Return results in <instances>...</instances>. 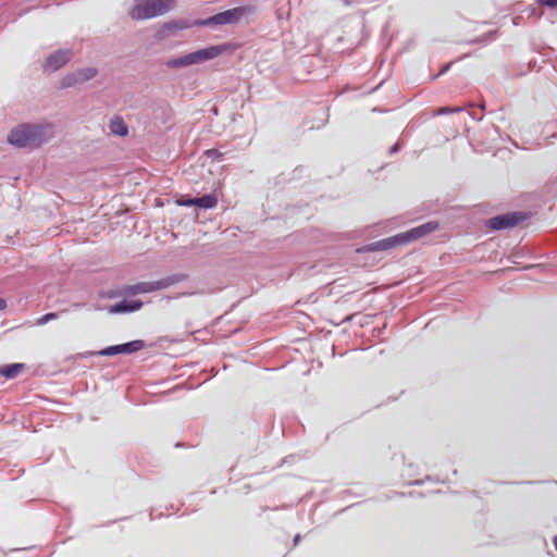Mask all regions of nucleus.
<instances>
[{
  "label": "nucleus",
  "instance_id": "f257e3e1",
  "mask_svg": "<svg viewBox=\"0 0 557 557\" xmlns=\"http://www.w3.org/2000/svg\"><path fill=\"white\" fill-rule=\"evenodd\" d=\"M52 136L49 126L23 124L12 129L8 141L20 148H35L46 143Z\"/></svg>",
  "mask_w": 557,
  "mask_h": 557
},
{
  "label": "nucleus",
  "instance_id": "f03ea898",
  "mask_svg": "<svg viewBox=\"0 0 557 557\" xmlns=\"http://www.w3.org/2000/svg\"><path fill=\"white\" fill-rule=\"evenodd\" d=\"M175 0H136L129 11L133 20H147L171 11Z\"/></svg>",
  "mask_w": 557,
  "mask_h": 557
},
{
  "label": "nucleus",
  "instance_id": "7ed1b4c3",
  "mask_svg": "<svg viewBox=\"0 0 557 557\" xmlns=\"http://www.w3.org/2000/svg\"><path fill=\"white\" fill-rule=\"evenodd\" d=\"M253 11V8L250 5L237 7L233 8L213 16H210L203 21L196 22L197 25L209 26V25H225V24H236L244 16L250 14Z\"/></svg>",
  "mask_w": 557,
  "mask_h": 557
},
{
  "label": "nucleus",
  "instance_id": "20e7f679",
  "mask_svg": "<svg viewBox=\"0 0 557 557\" xmlns=\"http://www.w3.org/2000/svg\"><path fill=\"white\" fill-rule=\"evenodd\" d=\"M175 280L173 277H164L159 281L153 282H140L134 285H128L124 288L125 294L137 295V294H147L156 290H160L166 288L174 284Z\"/></svg>",
  "mask_w": 557,
  "mask_h": 557
},
{
  "label": "nucleus",
  "instance_id": "39448f33",
  "mask_svg": "<svg viewBox=\"0 0 557 557\" xmlns=\"http://www.w3.org/2000/svg\"><path fill=\"white\" fill-rule=\"evenodd\" d=\"M438 228L437 222H428L417 227H413L407 232L400 233L403 244L407 245L411 242H414L425 235L436 231Z\"/></svg>",
  "mask_w": 557,
  "mask_h": 557
},
{
  "label": "nucleus",
  "instance_id": "423d86ee",
  "mask_svg": "<svg viewBox=\"0 0 557 557\" xmlns=\"http://www.w3.org/2000/svg\"><path fill=\"white\" fill-rule=\"evenodd\" d=\"M145 346V343L140 339H136L129 343L121 344V345H114L109 346L102 350L99 351L101 356H114L119 354H133L141 350Z\"/></svg>",
  "mask_w": 557,
  "mask_h": 557
},
{
  "label": "nucleus",
  "instance_id": "0eeeda50",
  "mask_svg": "<svg viewBox=\"0 0 557 557\" xmlns=\"http://www.w3.org/2000/svg\"><path fill=\"white\" fill-rule=\"evenodd\" d=\"M403 239L399 234H396L392 237H387L371 244H368L363 246L362 248L358 249V251L362 252H370V251H381V250H388L392 248H395L397 246H403Z\"/></svg>",
  "mask_w": 557,
  "mask_h": 557
},
{
  "label": "nucleus",
  "instance_id": "6e6552de",
  "mask_svg": "<svg viewBox=\"0 0 557 557\" xmlns=\"http://www.w3.org/2000/svg\"><path fill=\"white\" fill-rule=\"evenodd\" d=\"M522 219L520 213H507L490 219L487 226L493 230H504L517 225Z\"/></svg>",
  "mask_w": 557,
  "mask_h": 557
},
{
  "label": "nucleus",
  "instance_id": "1a4fd4ad",
  "mask_svg": "<svg viewBox=\"0 0 557 557\" xmlns=\"http://www.w3.org/2000/svg\"><path fill=\"white\" fill-rule=\"evenodd\" d=\"M238 48H239V44L224 42L221 45L210 46L208 48H203V49H199V50L202 54V59L205 61H208V60L215 59L216 57L222 55L226 52H234Z\"/></svg>",
  "mask_w": 557,
  "mask_h": 557
},
{
  "label": "nucleus",
  "instance_id": "9d476101",
  "mask_svg": "<svg viewBox=\"0 0 557 557\" xmlns=\"http://www.w3.org/2000/svg\"><path fill=\"white\" fill-rule=\"evenodd\" d=\"M72 58V51L66 50H58L50 54L46 62H45V69L50 71H57L64 64H66L70 59Z\"/></svg>",
  "mask_w": 557,
  "mask_h": 557
},
{
  "label": "nucleus",
  "instance_id": "9b49d317",
  "mask_svg": "<svg viewBox=\"0 0 557 557\" xmlns=\"http://www.w3.org/2000/svg\"><path fill=\"white\" fill-rule=\"evenodd\" d=\"M97 74V71L92 67H87L84 70H79L75 73H72L67 76H65L62 81L63 87H70L76 84H82L84 82H87L91 78H94Z\"/></svg>",
  "mask_w": 557,
  "mask_h": 557
},
{
  "label": "nucleus",
  "instance_id": "f8f14e48",
  "mask_svg": "<svg viewBox=\"0 0 557 557\" xmlns=\"http://www.w3.org/2000/svg\"><path fill=\"white\" fill-rule=\"evenodd\" d=\"M205 62L202 59V54L200 50H197L195 52L188 53L180 59H175L170 62V65L172 66H187L191 64H199Z\"/></svg>",
  "mask_w": 557,
  "mask_h": 557
},
{
  "label": "nucleus",
  "instance_id": "ddd939ff",
  "mask_svg": "<svg viewBox=\"0 0 557 557\" xmlns=\"http://www.w3.org/2000/svg\"><path fill=\"white\" fill-rule=\"evenodd\" d=\"M143 306V302L140 300H122L120 304L115 305L112 308V312H132L139 310Z\"/></svg>",
  "mask_w": 557,
  "mask_h": 557
},
{
  "label": "nucleus",
  "instance_id": "4468645a",
  "mask_svg": "<svg viewBox=\"0 0 557 557\" xmlns=\"http://www.w3.org/2000/svg\"><path fill=\"white\" fill-rule=\"evenodd\" d=\"M110 131L112 134L119 135V136H126L128 133V128L124 121L116 116L111 120L110 122Z\"/></svg>",
  "mask_w": 557,
  "mask_h": 557
},
{
  "label": "nucleus",
  "instance_id": "2eb2a0df",
  "mask_svg": "<svg viewBox=\"0 0 557 557\" xmlns=\"http://www.w3.org/2000/svg\"><path fill=\"white\" fill-rule=\"evenodd\" d=\"M24 369L23 363H13L0 368V375L7 379H14Z\"/></svg>",
  "mask_w": 557,
  "mask_h": 557
},
{
  "label": "nucleus",
  "instance_id": "dca6fc26",
  "mask_svg": "<svg viewBox=\"0 0 557 557\" xmlns=\"http://www.w3.org/2000/svg\"><path fill=\"white\" fill-rule=\"evenodd\" d=\"M196 206L203 209L214 208L218 203L216 198L213 195H205L200 198H195Z\"/></svg>",
  "mask_w": 557,
  "mask_h": 557
},
{
  "label": "nucleus",
  "instance_id": "f3484780",
  "mask_svg": "<svg viewBox=\"0 0 557 557\" xmlns=\"http://www.w3.org/2000/svg\"><path fill=\"white\" fill-rule=\"evenodd\" d=\"M176 203L183 207L196 206L195 198H190L188 196H181L178 199H176Z\"/></svg>",
  "mask_w": 557,
  "mask_h": 557
},
{
  "label": "nucleus",
  "instance_id": "a211bd4d",
  "mask_svg": "<svg viewBox=\"0 0 557 557\" xmlns=\"http://www.w3.org/2000/svg\"><path fill=\"white\" fill-rule=\"evenodd\" d=\"M54 319H57V313H54V312L46 313L45 315L40 317L37 320V324L41 325V324H45V323L49 322L50 320H54Z\"/></svg>",
  "mask_w": 557,
  "mask_h": 557
},
{
  "label": "nucleus",
  "instance_id": "6ab92c4d",
  "mask_svg": "<svg viewBox=\"0 0 557 557\" xmlns=\"http://www.w3.org/2000/svg\"><path fill=\"white\" fill-rule=\"evenodd\" d=\"M461 108H449V107H443L438 110V114H445V113H453V112H460Z\"/></svg>",
  "mask_w": 557,
  "mask_h": 557
},
{
  "label": "nucleus",
  "instance_id": "aec40b11",
  "mask_svg": "<svg viewBox=\"0 0 557 557\" xmlns=\"http://www.w3.org/2000/svg\"><path fill=\"white\" fill-rule=\"evenodd\" d=\"M543 3L549 8L557 7V0H544Z\"/></svg>",
  "mask_w": 557,
  "mask_h": 557
},
{
  "label": "nucleus",
  "instance_id": "412c9836",
  "mask_svg": "<svg viewBox=\"0 0 557 557\" xmlns=\"http://www.w3.org/2000/svg\"><path fill=\"white\" fill-rule=\"evenodd\" d=\"M165 27H168V28H172V27L186 28V27H187V25H185V24L177 25V24H175V23H169V24H166V25H165Z\"/></svg>",
  "mask_w": 557,
  "mask_h": 557
},
{
  "label": "nucleus",
  "instance_id": "4be33fe9",
  "mask_svg": "<svg viewBox=\"0 0 557 557\" xmlns=\"http://www.w3.org/2000/svg\"><path fill=\"white\" fill-rule=\"evenodd\" d=\"M5 307H7L5 300L0 298V310H3Z\"/></svg>",
  "mask_w": 557,
  "mask_h": 557
},
{
  "label": "nucleus",
  "instance_id": "5701e85b",
  "mask_svg": "<svg viewBox=\"0 0 557 557\" xmlns=\"http://www.w3.org/2000/svg\"><path fill=\"white\" fill-rule=\"evenodd\" d=\"M553 543H554L555 548L557 549V535L554 537Z\"/></svg>",
  "mask_w": 557,
  "mask_h": 557
}]
</instances>
